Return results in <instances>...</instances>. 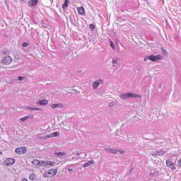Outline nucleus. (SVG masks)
<instances>
[{
  "mask_svg": "<svg viewBox=\"0 0 181 181\" xmlns=\"http://www.w3.org/2000/svg\"><path fill=\"white\" fill-rule=\"evenodd\" d=\"M100 84H103V80H96L93 84V88H98Z\"/></svg>",
  "mask_w": 181,
  "mask_h": 181,
  "instance_id": "10",
  "label": "nucleus"
},
{
  "mask_svg": "<svg viewBox=\"0 0 181 181\" xmlns=\"http://www.w3.org/2000/svg\"><path fill=\"white\" fill-rule=\"evenodd\" d=\"M117 61H115V60H113L112 61V64H113V66H115V64H117Z\"/></svg>",
  "mask_w": 181,
  "mask_h": 181,
  "instance_id": "29",
  "label": "nucleus"
},
{
  "mask_svg": "<svg viewBox=\"0 0 181 181\" xmlns=\"http://www.w3.org/2000/svg\"><path fill=\"white\" fill-rule=\"evenodd\" d=\"M2 54H4V56H9L11 51L9 49H8L7 48H4L2 51H1Z\"/></svg>",
  "mask_w": 181,
  "mask_h": 181,
  "instance_id": "13",
  "label": "nucleus"
},
{
  "mask_svg": "<svg viewBox=\"0 0 181 181\" xmlns=\"http://www.w3.org/2000/svg\"><path fill=\"white\" fill-rule=\"evenodd\" d=\"M163 57L160 54L158 55H150L144 57V62L147 60H150V62H159V60H162Z\"/></svg>",
  "mask_w": 181,
  "mask_h": 181,
  "instance_id": "1",
  "label": "nucleus"
},
{
  "mask_svg": "<svg viewBox=\"0 0 181 181\" xmlns=\"http://www.w3.org/2000/svg\"><path fill=\"white\" fill-rule=\"evenodd\" d=\"M127 95L129 96V98H142V95L132 93H128Z\"/></svg>",
  "mask_w": 181,
  "mask_h": 181,
  "instance_id": "8",
  "label": "nucleus"
},
{
  "mask_svg": "<svg viewBox=\"0 0 181 181\" xmlns=\"http://www.w3.org/2000/svg\"><path fill=\"white\" fill-rule=\"evenodd\" d=\"M21 1H25V0H21Z\"/></svg>",
  "mask_w": 181,
  "mask_h": 181,
  "instance_id": "36",
  "label": "nucleus"
},
{
  "mask_svg": "<svg viewBox=\"0 0 181 181\" xmlns=\"http://www.w3.org/2000/svg\"><path fill=\"white\" fill-rule=\"evenodd\" d=\"M40 105H47L49 104V101L46 99H43L39 101Z\"/></svg>",
  "mask_w": 181,
  "mask_h": 181,
  "instance_id": "14",
  "label": "nucleus"
},
{
  "mask_svg": "<svg viewBox=\"0 0 181 181\" xmlns=\"http://www.w3.org/2000/svg\"><path fill=\"white\" fill-rule=\"evenodd\" d=\"M68 170H69V172H73V169L72 168H69Z\"/></svg>",
  "mask_w": 181,
  "mask_h": 181,
  "instance_id": "31",
  "label": "nucleus"
},
{
  "mask_svg": "<svg viewBox=\"0 0 181 181\" xmlns=\"http://www.w3.org/2000/svg\"><path fill=\"white\" fill-rule=\"evenodd\" d=\"M51 136H59V132H53L51 134Z\"/></svg>",
  "mask_w": 181,
  "mask_h": 181,
  "instance_id": "21",
  "label": "nucleus"
},
{
  "mask_svg": "<svg viewBox=\"0 0 181 181\" xmlns=\"http://www.w3.org/2000/svg\"><path fill=\"white\" fill-rule=\"evenodd\" d=\"M57 175V169H50L44 173L45 177H53V176H56Z\"/></svg>",
  "mask_w": 181,
  "mask_h": 181,
  "instance_id": "2",
  "label": "nucleus"
},
{
  "mask_svg": "<svg viewBox=\"0 0 181 181\" xmlns=\"http://www.w3.org/2000/svg\"><path fill=\"white\" fill-rule=\"evenodd\" d=\"M69 4H70V1H69V0H65L64 4H62V8L65 9V8H67Z\"/></svg>",
  "mask_w": 181,
  "mask_h": 181,
  "instance_id": "16",
  "label": "nucleus"
},
{
  "mask_svg": "<svg viewBox=\"0 0 181 181\" xmlns=\"http://www.w3.org/2000/svg\"><path fill=\"white\" fill-rule=\"evenodd\" d=\"M93 163H94V160H90V161H88V162L85 163L84 167L87 168V166H90L91 165H93Z\"/></svg>",
  "mask_w": 181,
  "mask_h": 181,
  "instance_id": "17",
  "label": "nucleus"
},
{
  "mask_svg": "<svg viewBox=\"0 0 181 181\" xmlns=\"http://www.w3.org/2000/svg\"><path fill=\"white\" fill-rule=\"evenodd\" d=\"M77 11L81 16H84V15H86V9H84L83 6L78 7Z\"/></svg>",
  "mask_w": 181,
  "mask_h": 181,
  "instance_id": "6",
  "label": "nucleus"
},
{
  "mask_svg": "<svg viewBox=\"0 0 181 181\" xmlns=\"http://www.w3.org/2000/svg\"><path fill=\"white\" fill-rule=\"evenodd\" d=\"M30 180H35V174H30L29 176Z\"/></svg>",
  "mask_w": 181,
  "mask_h": 181,
  "instance_id": "20",
  "label": "nucleus"
},
{
  "mask_svg": "<svg viewBox=\"0 0 181 181\" xmlns=\"http://www.w3.org/2000/svg\"><path fill=\"white\" fill-rule=\"evenodd\" d=\"M120 98L122 100H127V98H129L128 93L123 94L120 96Z\"/></svg>",
  "mask_w": 181,
  "mask_h": 181,
  "instance_id": "18",
  "label": "nucleus"
},
{
  "mask_svg": "<svg viewBox=\"0 0 181 181\" xmlns=\"http://www.w3.org/2000/svg\"><path fill=\"white\" fill-rule=\"evenodd\" d=\"M178 163H179L180 166H181V160H178Z\"/></svg>",
  "mask_w": 181,
  "mask_h": 181,
  "instance_id": "33",
  "label": "nucleus"
},
{
  "mask_svg": "<svg viewBox=\"0 0 181 181\" xmlns=\"http://www.w3.org/2000/svg\"><path fill=\"white\" fill-rule=\"evenodd\" d=\"M119 153H124V151H119Z\"/></svg>",
  "mask_w": 181,
  "mask_h": 181,
  "instance_id": "35",
  "label": "nucleus"
},
{
  "mask_svg": "<svg viewBox=\"0 0 181 181\" xmlns=\"http://www.w3.org/2000/svg\"><path fill=\"white\" fill-rule=\"evenodd\" d=\"M40 109L37 108V107H33V109H31V110L33 111H39Z\"/></svg>",
  "mask_w": 181,
  "mask_h": 181,
  "instance_id": "26",
  "label": "nucleus"
},
{
  "mask_svg": "<svg viewBox=\"0 0 181 181\" xmlns=\"http://www.w3.org/2000/svg\"><path fill=\"white\" fill-rule=\"evenodd\" d=\"M32 163L35 165V166H42V161L37 160V159H34L32 162Z\"/></svg>",
  "mask_w": 181,
  "mask_h": 181,
  "instance_id": "12",
  "label": "nucleus"
},
{
  "mask_svg": "<svg viewBox=\"0 0 181 181\" xmlns=\"http://www.w3.org/2000/svg\"><path fill=\"white\" fill-rule=\"evenodd\" d=\"M37 2H39V0H30L28 1L29 6H36L37 5Z\"/></svg>",
  "mask_w": 181,
  "mask_h": 181,
  "instance_id": "11",
  "label": "nucleus"
},
{
  "mask_svg": "<svg viewBox=\"0 0 181 181\" xmlns=\"http://www.w3.org/2000/svg\"><path fill=\"white\" fill-rule=\"evenodd\" d=\"M26 108H27V110H32V109H33V107H29V106H27Z\"/></svg>",
  "mask_w": 181,
  "mask_h": 181,
  "instance_id": "30",
  "label": "nucleus"
},
{
  "mask_svg": "<svg viewBox=\"0 0 181 181\" xmlns=\"http://www.w3.org/2000/svg\"><path fill=\"white\" fill-rule=\"evenodd\" d=\"M162 50H163V53H168V52H166V50L163 49V48H162Z\"/></svg>",
  "mask_w": 181,
  "mask_h": 181,
  "instance_id": "32",
  "label": "nucleus"
},
{
  "mask_svg": "<svg viewBox=\"0 0 181 181\" xmlns=\"http://www.w3.org/2000/svg\"><path fill=\"white\" fill-rule=\"evenodd\" d=\"M22 181H28V179L23 178Z\"/></svg>",
  "mask_w": 181,
  "mask_h": 181,
  "instance_id": "34",
  "label": "nucleus"
},
{
  "mask_svg": "<svg viewBox=\"0 0 181 181\" xmlns=\"http://www.w3.org/2000/svg\"><path fill=\"white\" fill-rule=\"evenodd\" d=\"M26 119H28L26 118V116H25L23 117H21L20 119V121H21V122H25Z\"/></svg>",
  "mask_w": 181,
  "mask_h": 181,
  "instance_id": "22",
  "label": "nucleus"
},
{
  "mask_svg": "<svg viewBox=\"0 0 181 181\" xmlns=\"http://www.w3.org/2000/svg\"><path fill=\"white\" fill-rule=\"evenodd\" d=\"M51 107L54 110L56 108H62V107H63V105H62L61 103H58V104L54 103L51 105Z\"/></svg>",
  "mask_w": 181,
  "mask_h": 181,
  "instance_id": "15",
  "label": "nucleus"
},
{
  "mask_svg": "<svg viewBox=\"0 0 181 181\" xmlns=\"http://www.w3.org/2000/svg\"><path fill=\"white\" fill-rule=\"evenodd\" d=\"M27 46H29V44L26 42L23 43V47H27Z\"/></svg>",
  "mask_w": 181,
  "mask_h": 181,
  "instance_id": "25",
  "label": "nucleus"
},
{
  "mask_svg": "<svg viewBox=\"0 0 181 181\" xmlns=\"http://www.w3.org/2000/svg\"><path fill=\"white\" fill-rule=\"evenodd\" d=\"M13 59L12 57L11 56H8V57H4L2 59H1V64H3L4 66H9V64H11L13 62Z\"/></svg>",
  "mask_w": 181,
  "mask_h": 181,
  "instance_id": "3",
  "label": "nucleus"
},
{
  "mask_svg": "<svg viewBox=\"0 0 181 181\" xmlns=\"http://www.w3.org/2000/svg\"><path fill=\"white\" fill-rule=\"evenodd\" d=\"M15 152L17 155H25L28 152V148L25 146L18 147L16 148Z\"/></svg>",
  "mask_w": 181,
  "mask_h": 181,
  "instance_id": "4",
  "label": "nucleus"
},
{
  "mask_svg": "<svg viewBox=\"0 0 181 181\" xmlns=\"http://www.w3.org/2000/svg\"><path fill=\"white\" fill-rule=\"evenodd\" d=\"M25 117L27 118V119H33V118H35V117L32 115H28L25 116Z\"/></svg>",
  "mask_w": 181,
  "mask_h": 181,
  "instance_id": "19",
  "label": "nucleus"
},
{
  "mask_svg": "<svg viewBox=\"0 0 181 181\" xmlns=\"http://www.w3.org/2000/svg\"><path fill=\"white\" fill-rule=\"evenodd\" d=\"M166 165L168 166V168H170V169H176V167H175V164L172 162L170 160H166Z\"/></svg>",
  "mask_w": 181,
  "mask_h": 181,
  "instance_id": "9",
  "label": "nucleus"
},
{
  "mask_svg": "<svg viewBox=\"0 0 181 181\" xmlns=\"http://www.w3.org/2000/svg\"><path fill=\"white\" fill-rule=\"evenodd\" d=\"M23 78H25V76H18L19 81H22V80H23Z\"/></svg>",
  "mask_w": 181,
  "mask_h": 181,
  "instance_id": "27",
  "label": "nucleus"
},
{
  "mask_svg": "<svg viewBox=\"0 0 181 181\" xmlns=\"http://www.w3.org/2000/svg\"><path fill=\"white\" fill-rule=\"evenodd\" d=\"M89 28L91 30H94V29H95V27L93 25V24H90Z\"/></svg>",
  "mask_w": 181,
  "mask_h": 181,
  "instance_id": "23",
  "label": "nucleus"
},
{
  "mask_svg": "<svg viewBox=\"0 0 181 181\" xmlns=\"http://www.w3.org/2000/svg\"><path fill=\"white\" fill-rule=\"evenodd\" d=\"M15 162L16 160L14 158H8L4 160V165H6V166H12V165L15 164Z\"/></svg>",
  "mask_w": 181,
  "mask_h": 181,
  "instance_id": "5",
  "label": "nucleus"
},
{
  "mask_svg": "<svg viewBox=\"0 0 181 181\" xmlns=\"http://www.w3.org/2000/svg\"><path fill=\"white\" fill-rule=\"evenodd\" d=\"M110 47H112V49H115V47L114 45V42L112 41H110Z\"/></svg>",
  "mask_w": 181,
  "mask_h": 181,
  "instance_id": "24",
  "label": "nucleus"
},
{
  "mask_svg": "<svg viewBox=\"0 0 181 181\" xmlns=\"http://www.w3.org/2000/svg\"><path fill=\"white\" fill-rule=\"evenodd\" d=\"M58 155H59V156H63V155H64V153H63V152H59V153H58Z\"/></svg>",
  "mask_w": 181,
  "mask_h": 181,
  "instance_id": "28",
  "label": "nucleus"
},
{
  "mask_svg": "<svg viewBox=\"0 0 181 181\" xmlns=\"http://www.w3.org/2000/svg\"><path fill=\"white\" fill-rule=\"evenodd\" d=\"M54 165L53 161H41V166H53Z\"/></svg>",
  "mask_w": 181,
  "mask_h": 181,
  "instance_id": "7",
  "label": "nucleus"
}]
</instances>
